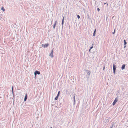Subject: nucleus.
<instances>
[{
  "mask_svg": "<svg viewBox=\"0 0 128 128\" xmlns=\"http://www.w3.org/2000/svg\"><path fill=\"white\" fill-rule=\"evenodd\" d=\"M96 30V29H95L94 30V32L93 34V36H95Z\"/></svg>",
  "mask_w": 128,
  "mask_h": 128,
  "instance_id": "9b49d317",
  "label": "nucleus"
},
{
  "mask_svg": "<svg viewBox=\"0 0 128 128\" xmlns=\"http://www.w3.org/2000/svg\"><path fill=\"white\" fill-rule=\"evenodd\" d=\"M58 96H57L55 98V99H54V100H58Z\"/></svg>",
  "mask_w": 128,
  "mask_h": 128,
  "instance_id": "ddd939ff",
  "label": "nucleus"
},
{
  "mask_svg": "<svg viewBox=\"0 0 128 128\" xmlns=\"http://www.w3.org/2000/svg\"><path fill=\"white\" fill-rule=\"evenodd\" d=\"M44 45L43 44H42V46L44 47Z\"/></svg>",
  "mask_w": 128,
  "mask_h": 128,
  "instance_id": "bb28decb",
  "label": "nucleus"
},
{
  "mask_svg": "<svg viewBox=\"0 0 128 128\" xmlns=\"http://www.w3.org/2000/svg\"><path fill=\"white\" fill-rule=\"evenodd\" d=\"M74 101L75 100V98H74Z\"/></svg>",
  "mask_w": 128,
  "mask_h": 128,
  "instance_id": "7c9ffc66",
  "label": "nucleus"
},
{
  "mask_svg": "<svg viewBox=\"0 0 128 128\" xmlns=\"http://www.w3.org/2000/svg\"><path fill=\"white\" fill-rule=\"evenodd\" d=\"M55 26H56L54 25V26H53V28L54 29L55 28Z\"/></svg>",
  "mask_w": 128,
  "mask_h": 128,
  "instance_id": "4be33fe9",
  "label": "nucleus"
},
{
  "mask_svg": "<svg viewBox=\"0 0 128 128\" xmlns=\"http://www.w3.org/2000/svg\"><path fill=\"white\" fill-rule=\"evenodd\" d=\"M48 44H46L44 45V48H46L47 46H48Z\"/></svg>",
  "mask_w": 128,
  "mask_h": 128,
  "instance_id": "9d476101",
  "label": "nucleus"
},
{
  "mask_svg": "<svg viewBox=\"0 0 128 128\" xmlns=\"http://www.w3.org/2000/svg\"><path fill=\"white\" fill-rule=\"evenodd\" d=\"M118 100L117 98H115L114 100V102H113L112 103V105L114 106V105L118 101Z\"/></svg>",
  "mask_w": 128,
  "mask_h": 128,
  "instance_id": "7ed1b4c3",
  "label": "nucleus"
},
{
  "mask_svg": "<svg viewBox=\"0 0 128 128\" xmlns=\"http://www.w3.org/2000/svg\"><path fill=\"white\" fill-rule=\"evenodd\" d=\"M50 128H52V127H51Z\"/></svg>",
  "mask_w": 128,
  "mask_h": 128,
  "instance_id": "72a5a7b5",
  "label": "nucleus"
},
{
  "mask_svg": "<svg viewBox=\"0 0 128 128\" xmlns=\"http://www.w3.org/2000/svg\"><path fill=\"white\" fill-rule=\"evenodd\" d=\"M126 66V64H124L121 67V69L122 70H123L125 68V67Z\"/></svg>",
  "mask_w": 128,
  "mask_h": 128,
  "instance_id": "39448f33",
  "label": "nucleus"
},
{
  "mask_svg": "<svg viewBox=\"0 0 128 128\" xmlns=\"http://www.w3.org/2000/svg\"><path fill=\"white\" fill-rule=\"evenodd\" d=\"M105 69V66H104L103 68V70H104Z\"/></svg>",
  "mask_w": 128,
  "mask_h": 128,
  "instance_id": "b1692460",
  "label": "nucleus"
},
{
  "mask_svg": "<svg viewBox=\"0 0 128 128\" xmlns=\"http://www.w3.org/2000/svg\"><path fill=\"white\" fill-rule=\"evenodd\" d=\"M116 70H113V72L114 74H115Z\"/></svg>",
  "mask_w": 128,
  "mask_h": 128,
  "instance_id": "6ab92c4d",
  "label": "nucleus"
},
{
  "mask_svg": "<svg viewBox=\"0 0 128 128\" xmlns=\"http://www.w3.org/2000/svg\"><path fill=\"white\" fill-rule=\"evenodd\" d=\"M108 4H107V6H108Z\"/></svg>",
  "mask_w": 128,
  "mask_h": 128,
  "instance_id": "473e14b6",
  "label": "nucleus"
},
{
  "mask_svg": "<svg viewBox=\"0 0 128 128\" xmlns=\"http://www.w3.org/2000/svg\"><path fill=\"white\" fill-rule=\"evenodd\" d=\"M106 4V3H104V4Z\"/></svg>",
  "mask_w": 128,
  "mask_h": 128,
  "instance_id": "2f4dec72",
  "label": "nucleus"
},
{
  "mask_svg": "<svg viewBox=\"0 0 128 128\" xmlns=\"http://www.w3.org/2000/svg\"><path fill=\"white\" fill-rule=\"evenodd\" d=\"M97 10L98 11V12H99L100 11V9L99 8H97Z\"/></svg>",
  "mask_w": 128,
  "mask_h": 128,
  "instance_id": "a211bd4d",
  "label": "nucleus"
},
{
  "mask_svg": "<svg viewBox=\"0 0 128 128\" xmlns=\"http://www.w3.org/2000/svg\"><path fill=\"white\" fill-rule=\"evenodd\" d=\"M73 98H75V96H74H74Z\"/></svg>",
  "mask_w": 128,
  "mask_h": 128,
  "instance_id": "cd10ccee",
  "label": "nucleus"
},
{
  "mask_svg": "<svg viewBox=\"0 0 128 128\" xmlns=\"http://www.w3.org/2000/svg\"><path fill=\"white\" fill-rule=\"evenodd\" d=\"M93 44H92V46H91V47H90V49H92V48H93Z\"/></svg>",
  "mask_w": 128,
  "mask_h": 128,
  "instance_id": "f3484780",
  "label": "nucleus"
},
{
  "mask_svg": "<svg viewBox=\"0 0 128 128\" xmlns=\"http://www.w3.org/2000/svg\"><path fill=\"white\" fill-rule=\"evenodd\" d=\"M116 66L114 64H113V70H116Z\"/></svg>",
  "mask_w": 128,
  "mask_h": 128,
  "instance_id": "0eeeda50",
  "label": "nucleus"
},
{
  "mask_svg": "<svg viewBox=\"0 0 128 128\" xmlns=\"http://www.w3.org/2000/svg\"><path fill=\"white\" fill-rule=\"evenodd\" d=\"M75 100L74 101V105H75Z\"/></svg>",
  "mask_w": 128,
  "mask_h": 128,
  "instance_id": "aec40b11",
  "label": "nucleus"
},
{
  "mask_svg": "<svg viewBox=\"0 0 128 128\" xmlns=\"http://www.w3.org/2000/svg\"><path fill=\"white\" fill-rule=\"evenodd\" d=\"M27 97H28L27 95V94H26L25 95V97H24V101H26V100L27 98Z\"/></svg>",
  "mask_w": 128,
  "mask_h": 128,
  "instance_id": "423d86ee",
  "label": "nucleus"
},
{
  "mask_svg": "<svg viewBox=\"0 0 128 128\" xmlns=\"http://www.w3.org/2000/svg\"><path fill=\"white\" fill-rule=\"evenodd\" d=\"M1 10H2L4 12L5 10L3 6L2 7V8H1Z\"/></svg>",
  "mask_w": 128,
  "mask_h": 128,
  "instance_id": "f8f14e48",
  "label": "nucleus"
},
{
  "mask_svg": "<svg viewBox=\"0 0 128 128\" xmlns=\"http://www.w3.org/2000/svg\"><path fill=\"white\" fill-rule=\"evenodd\" d=\"M64 22H63V21H62V26H63V24H64Z\"/></svg>",
  "mask_w": 128,
  "mask_h": 128,
  "instance_id": "412c9836",
  "label": "nucleus"
},
{
  "mask_svg": "<svg viewBox=\"0 0 128 128\" xmlns=\"http://www.w3.org/2000/svg\"><path fill=\"white\" fill-rule=\"evenodd\" d=\"M124 45H125L124 46V48H125L126 47V46H125L126 44L127 43L126 42V40H124Z\"/></svg>",
  "mask_w": 128,
  "mask_h": 128,
  "instance_id": "6e6552de",
  "label": "nucleus"
},
{
  "mask_svg": "<svg viewBox=\"0 0 128 128\" xmlns=\"http://www.w3.org/2000/svg\"><path fill=\"white\" fill-rule=\"evenodd\" d=\"M114 124H112V126L109 128H112Z\"/></svg>",
  "mask_w": 128,
  "mask_h": 128,
  "instance_id": "dca6fc26",
  "label": "nucleus"
},
{
  "mask_svg": "<svg viewBox=\"0 0 128 128\" xmlns=\"http://www.w3.org/2000/svg\"><path fill=\"white\" fill-rule=\"evenodd\" d=\"M90 50H91V49H89V52H90Z\"/></svg>",
  "mask_w": 128,
  "mask_h": 128,
  "instance_id": "c756f323",
  "label": "nucleus"
},
{
  "mask_svg": "<svg viewBox=\"0 0 128 128\" xmlns=\"http://www.w3.org/2000/svg\"><path fill=\"white\" fill-rule=\"evenodd\" d=\"M53 49L51 51V53L49 55V56L52 58L53 57Z\"/></svg>",
  "mask_w": 128,
  "mask_h": 128,
  "instance_id": "f257e3e1",
  "label": "nucleus"
},
{
  "mask_svg": "<svg viewBox=\"0 0 128 128\" xmlns=\"http://www.w3.org/2000/svg\"><path fill=\"white\" fill-rule=\"evenodd\" d=\"M60 91H59L58 93L60 94Z\"/></svg>",
  "mask_w": 128,
  "mask_h": 128,
  "instance_id": "c85d7f7f",
  "label": "nucleus"
},
{
  "mask_svg": "<svg viewBox=\"0 0 128 128\" xmlns=\"http://www.w3.org/2000/svg\"><path fill=\"white\" fill-rule=\"evenodd\" d=\"M59 95H60V94L58 93V94H57V96H59Z\"/></svg>",
  "mask_w": 128,
  "mask_h": 128,
  "instance_id": "393cba45",
  "label": "nucleus"
},
{
  "mask_svg": "<svg viewBox=\"0 0 128 128\" xmlns=\"http://www.w3.org/2000/svg\"><path fill=\"white\" fill-rule=\"evenodd\" d=\"M115 30H114V31L113 32H112V34H114V33L115 32Z\"/></svg>",
  "mask_w": 128,
  "mask_h": 128,
  "instance_id": "5701e85b",
  "label": "nucleus"
},
{
  "mask_svg": "<svg viewBox=\"0 0 128 128\" xmlns=\"http://www.w3.org/2000/svg\"><path fill=\"white\" fill-rule=\"evenodd\" d=\"M77 18H78V19H79L80 18V16L79 15H77Z\"/></svg>",
  "mask_w": 128,
  "mask_h": 128,
  "instance_id": "2eb2a0df",
  "label": "nucleus"
},
{
  "mask_svg": "<svg viewBox=\"0 0 128 128\" xmlns=\"http://www.w3.org/2000/svg\"><path fill=\"white\" fill-rule=\"evenodd\" d=\"M88 72L87 73V76L88 77V78L90 75V72L88 70Z\"/></svg>",
  "mask_w": 128,
  "mask_h": 128,
  "instance_id": "20e7f679",
  "label": "nucleus"
},
{
  "mask_svg": "<svg viewBox=\"0 0 128 128\" xmlns=\"http://www.w3.org/2000/svg\"><path fill=\"white\" fill-rule=\"evenodd\" d=\"M34 75L36 77L37 74H40V72L38 70H36L34 72Z\"/></svg>",
  "mask_w": 128,
  "mask_h": 128,
  "instance_id": "f03ea898",
  "label": "nucleus"
},
{
  "mask_svg": "<svg viewBox=\"0 0 128 128\" xmlns=\"http://www.w3.org/2000/svg\"><path fill=\"white\" fill-rule=\"evenodd\" d=\"M57 23V21L56 20L55 21V22H54V25L56 26V24Z\"/></svg>",
  "mask_w": 128,
  "mask_h": 128,
  "instance_id": "4468645a",
  "label": "nucleus"
},
{
  "mask_svg": "<svg viewBox=\"0 0 128 128\" xmlns=\"http://www.w3.org/2000/svg\"><path fill=\"white\" fill-rule=\"evenodd\" d=\"M64 17L63 18V19H62V21H63V22H64Z\"/></svg>",
  "mask_w": 128,
  "mask_h": 128,
  "instance_id": "a878e982",
  "label": "nucleus"
},
{
  "mask_svg": "<svg viewBox=\"0 0 128 128\" xmlns=\"http://www.w3.org/2000/svg\"><path fill=\"white\" fill-rule=\"evenodd\" d=\"M12 94L14 96V94L13 92V87L12 86Z\"/></svg>",
  "mask_w": 128,
  "mask_h": 128,
  "instance_id": "1a4fd4ad",
  "label": "nucleus"
}]
</instances>
